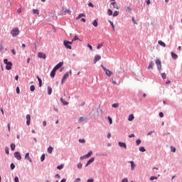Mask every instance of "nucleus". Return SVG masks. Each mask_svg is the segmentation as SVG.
Returning <instances> with one entry per match:
<instances>
[{"label": "nucleus", "instance_id": "55", "mask_svg": "<svg viewBox=\"0 0 182 182\" xmlns=\"http://www.w3.org/2000/svg\"><path fill=\"white\" fill-rule=\"evenodd\" d=\"M159 117H164V113L161 112H159Z\"/></svg>", "mask_w": 182, "mask_h": 182}, {"label": "nucleus", "instance_id": "17", "mask_svg": "<svg viewBox=\"0 0 182 182\" xmlns=\"http://www.w3.org/2000/svg\"><path fill=\"white\" fill-rule=\"evenodd\" d=\"M50 77H52V79H53V77H55V76H56V71L52 70L50 73Z\"/></svg>", "mask_w": 182, "mask_h": 182}, {"label": "nucleus", "instance_id": "34", "mask_svg": "<svg viewBox=\"0 0 182 182\" xmlns=\"http://www.w3.org/2000/svg\"><path fill=\"white\" fill-rule=\"evenodd\" d=\"M112 107H114V109H117V107H119V103L112 104Z\"/></svg>", "mask_w": 182, "mask_h": 182}, {"label": "nucleus", "instance_id": "22", "mask_svg": "<svg viewBox=\"0 0 182 182\" xmlns=\"http://www.w3.org/2000/svg\"><path fill=\"white\" fill-rule=\"evenodd\" d=\"M158 43H159V45H160V46H162V48H166V43H164L161 41H159Z\"/></svg>", "mask_w": 182, "mask_h": 182}, {"label": "nucleus", "instance_id": "49", "mask_svg": "<svg viewBox=\"0 0 182 182\" xmlns=\"http://www.w3.org/2000/svg\"><path fill=\"white\" fill-rule=\"evenodd\" d=\"M16 92L17 95H19V93H21V90H19V87H16Z\"/></svg>", "mask_w": 182, "mask_h": 182}, {"label": "nucleus", "instance_id": "58", "mask_svg": "<svg viewBox=\"0 0 182 182\" xmlns=\"http://www.w3.org/2000/svg\"><path fill=\"white\" fill-rule=\"evenodd\" d=\"M79 122H85V117H80V119H79Z\"/></svg>", "mask_w": 182, "mask_h": 182}, {"label": "nucleus", "instance_id": "51", "mask_svg": "<svg viewBox=\"0 0 182 182\" xmlns=\"http://www.w3.org/2000/svg\"><path fill=\"white\" fill-rule=\"evenodd\" d=\"M78 141L79 143H86V140H85L84 139H80Z\"/></svg>", "mask_w": 182, "mask_h": 182}, {"label": "nucleus", "instance_id": "9", "mask_svg": "<svg viewBox=\"0 0 182 182\" xmlns=\"http://www.w3.org/2000/svg\"><path fill=\"white\" fill-rule=\"evenodd\" d=\"M25 160H28L29 161V163H32V159H31V157L29 156V153L27 152L25 154V157H24Z\"/></svg>", "mask_w": 182, "mask_h": 182}, {"label": "nucleus", "instance_id": "59", "mask_svg": "<svg viewBox=\"0 0 182 182\" xmlns=\"http://www.w3.org/2000/svg\"><path fill=\"white\" fill-rule=\"evenodd\" d=\"M128 137H129V139H132L133 137H136V135H134V134H131L130 135L128 136Z\"/></svg>", "mask_w": 182, "mask_h": 182}, {"label": "nucleus", "instance_id": "39", "mask_svg": "<svg viewBox=\"0 0 182 182\" xmlns=\"http://www.w3.org/2000/svg\"><path fill=\"white\" fill-rule=\"evenodd\" d=\"M10 168H11V170H15V164L11 163L10 164Z\"/></svg>", "mask_w": 182, "mask_h": 182}, {"label": "nucleus", "instance_id": "43", "mask_svg": "<svg viewBox=\"0 0 182 182\" xmlns=\"http://www.w3.org/2000/svg\"><path fill=\"white\" fill-rule=\"evenodd\" d=\"M161 77H162V79H166L167 78V75H166V73H161Z\"/></svg>", "mask_w": 182, "mask_h": 182}, {"label": "nucleus", "instance_id": "31", "mask_svg": "<svg viewBox=\"0 0 182 182\" xmlns=\"http://www.w3.org/2000/svg\"><path fill=\"white\" fill-rule=\"evenodd\" d=\"M85 16H86V14H80L78 15V16L77 17L76 19H80V18H83V17H85Z\"/></svg>", "mask_w": 182, "mask_h": 182}, {"label": "nucleus", "instance_id": "60", "mask_svg": "<svg viewBox=\"0 0 182 182\" xmlns=\"http://www.w3.org/2000/svg\"><path fill=\"white\" fill-rule=\"evenodd\" d=\"M64 12L65 13L68 12V14H72V11H70V9H65V10H64Z\"/></svg>", "mask_w": 182, "mask_h": 182}, {"label": "nucleus", "instance_id": "53", "mask_svg": "<svg viewBox=\"0 0 182 182\" xmlns=\"http://www.w3.org/2000/svg\"><path fill=\"white\" fill-rule=\"evenodd\" d=\"M102 46H103V43L98 44L97 46V49H100V48H102Z\"/></svg>", "mask_w": 182, "mask_h": 182}, {"label": "nucleus", "instance_id": "42", "mask_svg": "<svg viewBox=\"0 0 182 182\" xmlns=\"http://www.w3.org/2000/svg\"><path fill=\"white\" fill-rule=\"evenodd\" d=\"M157 178H159V177H157V176H151L150 181H153L154 180H157Z\"/></svg>", "mask_w": 182, "mask_h": 182}, {"label": "nucleus", "instance_id": "19", "mask_svg": "<svg viewBox=\"0 0 182 182\" xmlns=\"http://www.w3.org/2000/svg\"><path fill=\"white\" fill-rule=\"evenodd\" d=\"M153 66H154V62L150 61L147 69H153Z\"/></svg>", "mask_w": 182, "mask_h": 182}, {"label": "nucleus", "instance_id": "64", "mask_svg": "<svg viewBox=\"0 0 182 182\" xmlns=\"http://www.w3.org/2000/svg\"><path fill=\"white\" fill-rule=\"evenodd\" d=\"M58 69H59L56 65L53 68V70H54V72H56V70H58Z\"/></svg>", "mask_w": 182, "mask_h": 182}, {"label": "nucleus", "instance_id": "20", "mask_svg": "<svg viewBox=\"0 0 182 182\" xmlns=\"http://www.w3.org/2000/svg\"><path fill=\"white\" fill-rule=\"evenodd\" d=\"M68 77H69V72H66L63 76V80H66L68 79Z\"/></svg>", "mask_w": 182, "mask_h": 182}, {"label": "nucleus", "instance_id": "44", "mask_svg": "<svg viewBox=\"0 0 182 182\" xmlns=\"http://www.w3.org/2000/svg\"><path fill=\"white\" fill-rule=\"evenodd\" d=\"M41 161H45V154H43L41 156Z\"/></svg>", "mask_w": 182, "mask_h": 182}, {"label": "nucleus", "instance_id": "33", "mask_svg": "<svg viewBox=\"0 0 182 182\" xmlns=\"http://www.w3.org/2000/svg\"><path fill=\"white\" fill-rule=\"evenodd\" d=\"M109 124H113V119L110 117V116L107 117Z\"/></svg>", "mask_w": 182, "mask_h": 182}, {"label": "nucleus", "instance_id": "26", "mask_svg": "<svg viewBox=\"0 0 182 182\" xmlns=\"http://www.w3.org/2000/svg\"><path fill=\"white\" fill-rule=\"evenodd\" d=\"M92 154H93V151H90L87 154H85V157L87 158V159H89V157H90V156H92Z\"/></svg>", "mask_w": 182, "mask_h": 182}, {"label": "nucleus", "instance_id": "47", "mask_svg": "<svg viewBox=\"0 0 182 182\" xmlns=\"http://www.w3.org/2000/svg\"><path fill=\"white\" fill-rule=\"evenodd\" d=\"M58 170H62L63 168V164L58 165L57 166Z\"/></svg>", "mask_w": 182, "mask_h": 182}, {"label": "nucleus", "instance_id": "28", "mask_svg": "<svg viewBox=\"0 0 182 182\" xmlns=\"http://www.w3.org/2000/svg\"><path fill=\"white\" fill-rule=\"evenodd\" d=\"M107 15H108L109 16H112V15H113V11H112V9H109L107 10Z\"/></svg>", "mask_w": 182, "mask_h": 182}, {"label": "nucleus", "instance_id": "30", "mask_svg": "<svg viewBox=\"0 0 182 182\" xmlns=\"http://www.w3.org/2000/svg\"><path fill=\"white\" fill-rule=\"evenodd\" d=\"M56 66H57V68H58V69H60V68H61L62 66H63V62H60V63H58L56 65Z\"/></svg>", "mask_w": 182, "mask_h": 182}, {"label": "nucleus", "instance_id": "61", "mask_svg": "<svg viewBox=\"0 0 182 182\" xmlns=\"http://www.w3.org/2000/svg\"><path fill=\"white\" fill-rule=\"evenodd\" d=\"M86 159H87V158L85 155L80 157V160H85Z\"/></svg>", "mask_w": 182, "mask_h": 182}, {"label": "nucleus", "instance_id": "50", "mask_svg": "<svg viewBox=\"0 0 182 182\" xmlns=\"http://www.w3.org/2000/svg\"><path fill=\"white\" fill-rule=\"evenodd\" d=\"M126 11H127V12L130 13V12H132V9L130 7L127 6V7H126Z\"/></svg>", "mask_w": 182, "mask_h": 182}, {"label": "nucleus", "instance_id": "25", "mask_svg": "<svg viewBox=\"0 0 182 182\" xmlns=\"http://www.w3.org/2000/svg\"><path fill=\"white\" fill-rule=\"evenodd\" d=\"M10 147H11V151H14L15 150V148L16 147V145H15V144L14 143H11L10 145Z\"/></svg>", "mask_w": 182, "mask_h": 182}, {"label": "nucleus", "instance_id": "6", "mask_svg": "<svg viewBox=\"0 0 182 182\" xmlns=\"http://www.w3.org/2000/svg\"><path fill=\"white\" fill-rule=\"evenodd\" d=\"M102 59V56L100 55H95L93 60V63H97L98 60H100Z\"/></svg>", "mask_w": 182, "mask_h": 182}, {"label": "nucleus", "instance_id": "56", "mask_svg": "<svg viewBox=\"0 0 182 182\" xmlns=\"http://www.w3.org/2000/svg\"><path fill=\"white\" fill-rule=\"evenodd\" d=\"M101 68L103 69V70L105 71V72H106L108 69L107 68H106V67H105V65H101Z\"/></svg>", "mask_w": 182, "mask_h": 182}, {"label": "nucleus", "instance_id": "7", "mask_svg": "<svg viewBox=\"0 0 182 182\" xmlns=\"http://www.w3.org/2000/svg\"><path fill=\"white\" fill-rule=\"evenodd\" d=\"M118 146L119 147H121L122 149H127V145L126 144V142H122V141H119L118 142Z\"/></svg>", "mask_w": 182, "mask_h": 182}, {"label": "nucleus", "instance_id": "4", "mask_svg": "<svg viewBox=\"0 0 182 182\" xmlns=\"http://www.w3.org/2000/svg\"><path fill=\"white\" fill-rule=\"evenodd\" d=\"M63 45H64V46H65V49H72V46H70V44H69V41H68V40H64L63 41Z\"/></svg>", "mask_w": 182, "mask_h": 182}, {"label": "nucleus", "instance_id": "23", "mask_svg": "<svg viewBox=\"0 0 182 182\" xmlns=\"http://www.w3.org/2000/svg\"><path fill=\"white\" fill-rule=\"evenodd\" d=\"M47 151L48 154H52V152L53 151V147L49 146L47 149Z\"/></svg>", "mask_w": 182, "mask_h": 182}, {"label": "nucleus", "instance_id": "11", "mask_svg": "<svg viewBox=\"0 0 182 182\" xmlns=\"http://www.w3.org/2000/svg\"><path fill=\"white\" fill-rule=\"evenodd\" d=\"M129 164H131V170H132V171H134V168H136V165L134 164V161H130Z\"/></svg>", "mask_w": 182, "mask_h": 182}, {"label": "nucleus", "instance_id": "21", "mask_svg": "<svg viewBox=\"0 0 182 182\" xmlns=\"http://www.w3.org/2000/svg\"><path fill=\"white\" fill-rule=\"evenodd\" d=\"M47 89H48V95L50 96V95H52V87L48 86Z\"/></svg>", "mask_w": 182, "mask_h": 182}, {"label": "nucleus", "instance_id": "1", "mask_svg": "<svg viewBox=\"0 0 182 182\" xmlns=\"http://www.w3.org/2000/svg\"><path fill=\"white\" fill-rule=\"evenodd\" d=\"M4 63L6 65V70H11L12 69V62L8 61L7 58L4 60Z\"/></svg>", "mask_w": 182, "mask_h": 182}, {"label": "nucleus", "instance_id": "37", "mask_svg": "<svg viewBox=\"0 0 182 182\" xmlns=\"http://www.w3.org/2000/svg\"><path fill=\"white\" fill-rule=\"evenodd\" d=\"M118 15H119V11H114V13H112V16L114 17L118 16Z\"/></svg>", "mask_w": 182, "mask_h": 182}, {"label": "nucleus", "instance_id": "5", "mask_svg": "<svg viewBox=\"0 0 182 182\" xmlns=\"http://www.w3.org/2000/svg\"><path fill=\"white\" fill-rule=\"evenodd\" d=\"M14 157L16 160H21L22 156H21V153L19 151L14 152Z\"/></svg>", "mask_w": 182, "mask_h": 182}, {"label": "nucleus", "instance_id": "46", "mask_svg": "<svg viewBox=\"0 0 182 182\" xmlns=\"http://www.w3.org/2000/svg\"><path fill=\"white\" fill-rule=\"evenodd\" d=\"M87 47L89 48V49L90 50H93V47L92 46V45H90V43L87 44Z\"/></svg>", "mask_w": 182, "mask_h": 182}, {"label": "nucleus", "instance_id": "45", "mask_svg": "<svg viewBox=\"0 0 182 182\" xmlns=\"http://www.w3.org/2000/svg\"><path fill=\"white\" fill-rule=\"evenodd\" d=\"M5 152L6 154H9V148L8 146L5 147Z\"/></svg>", "mask_w": 182, "mask_h": 182}, {"label": "nucleus", "instance_id": "62", "mask_svg": "<svg viewBox=\"0 0 182 182\" xmlns=\"http://www.w3.org/2000/svg\"><path fill=\"white\" fill-rule=\"evenodd\" d=\"M54 177H55V178H60V175L57 173V174L55 175Z\"/></svg>", "mask_w": 182, "mask_h": 182}, {"label": "nucleus", "instance_id": "24", "mask_svg": "<svg viewBox=\"0 0 182 182\" xmlns=\"http://www.w3.org/2000/svg\"><path fill=\"white\" fill-rule=\"evenodd\" d=\"M93 161H95V157H92L91 159H90L87 163V164L90 165L92 164V163H93Z\"/></svg>", "mask_w": 182, "mask_h": 182}, {"label": "nucleus", "instance_id": "48", "mask_svg": "<svg viewBox=\"0 0 182 182\" xmlns=\"http://www.w3.org/2000/svg\"><path fill=\"white\" fill-rule=\"evenodd\" d=\"M171 151H172V153H176V147L171 146Z\"/></svg>", "mask_w": 182, "mask_h": 182}, {"label": "nucleus", "instance_id": "52", "mask_svg": "<svg viewBox=\"0 0 182 182\" xmlns=\"http://www.w3.org/2000/svg\"><path fill=\"white\" fill-rule=\"evenodd\" d=\"M88 6H90V8H94L95 5H93V3L90 2L88 3Z\"/></svg>", "mask_w": 182, "mask_h": 182}, {"label": "nucleus", "instance_id": "3", "mask_svg": "<svg viewBox=\"0 0 182 182\" xmlns=\"http://www.w3.org/2000/svg\"><path fill=\"white\" fill-rule=\"evenodd\" d=\"M155 63L157 66V69L158 70H161V60L157 58L156 60H155Z\"/></svg>", "mask_w": 182, "mask_h": 182}, {"label": "nucleus", "instance_id": "8", "mask_svg": "<svg viewBox=\"0 0 182 182\" xmlns=\"http://www.w3.org/2000/svg\"><path fill=\"white\" fill-rule=\"evenodd\" d=\"M38 58L40 59H46V54L45 53L39 52L38 53Z\"/></svg>", "mask_w": 182, "mask_h": 182}, {"label": "nucleus", "instance_id": "12", "mask_svg": "<svg viewBox=\"0 0 182 182\" xmlns=\"http://www.w3.org/2000/svg\"><path fill=\"white\" fill-rule=\"evenodd\" d=\"M26 124L29 126L31 124V114L26 115Z\"/></svg>", "mask_w": 182, "mask_h": 182}, {"label": "nucleus", "instance_id": "40", "mask_svg": "<svg viewBox=\"0 0 182 182\" xmlns=\"http://www.w3.org/2000/svg\"><path fill=\"white\" fill-rule=\"evenodd\" d=\"M110 5H112L113 8H116V9H119V7H116V1H112Z\"/></svg>", "mask_w": 182, "mask_h": 182}, {"label": "nucleus", "instance_id": "10", "mask_svg": "<svg viewBox=\"0 0 182 182\" xmlns=\"http://www.w3.org/2000/svg\"><path fill=\"white\" fill-rule=\"evenodd\" d=\"M171 55L172 59H173L174 60H176V59L178 58V55L177 54H176V53L174 52H171Z\"/></svg>", "mask_w": 182, "mask_h": 182}, {"label": "nucleus", "instance_id": "2", "mask_svg": "<svg viewBox=\"0 0 182 182\" xmlns=\"http://www.w3.org/2000/svg\"><path fill=\"white\" fill-rule=\"evenodd\" d=\"M10 33L13 36V38H16V36H18V35H19V28H13L11 31Z\"/></svg>", "mask_w": 182, "mask_h": 182}, {"label": "nucleus", "instance_id": "13", "mask_svg": "<svg viewBox=\"0 0 182 182\" xmlns=\"http://www.w3.org/2000/svg\"><path fill=\"white\" fill-rule=\"evenodd\" d=\"M60 101L61 102V103L63 105V106H68V105H69V102H68L66 100H65L63 98H60Z\"/></svg>", "mask_w": 182, "mask_h": 182}, {"label": "nucleus", "instance_id": "63", "mask_svg": "<svg viewBox=\"0 0 182 182\" xmlns=\"http://www.w3.org/2000/svg\"><path fill=\"white\" fill-rule=\"evenodd\" d=\"M94 181H95V179H93V178H89L87 181V182H94Z\"/></svg>", "mask_w": 182, "mask_h": 182}, {"label": "nucleus", "instance_id": "54", "mask_svg": "<svg viewBox=\"0 0 182 182\" xmlns=\"http://www.w3.org/2000/svg\"><path fill=\"white\" fill-rule=\"evenodd\" d=\"M14 182H19V178L18 176L14 177Z\"/></svg>", "mask_w": 182, "mask_h": 182}, {"label": "nucleus", "instance_id": "16", "mask_svg": "<svg viewBox=\"0 0 182 182\" xmlns=\"http://www.w3.org/2000/svg\"><path fill=\"white\" fill-rule=\"evenodd\" d=\"M36 78L38 80V86H39V87H42V78L39 77L38 75L36 76Z\"/></svg>", "mask_w": 182, "mask_h": 182}, {"label": "nucleus", "instance_id": "41", "mask_svg": "<svg viewBox=\"0 0 182 182\" xmlns=\"http://www.w3.org/2000/svg\"><path fill=\"white\" fill-rule=\"evenodd\" d=\"M30 90L31 92H35V86L33 85L30 86Z\"/></svg>", "mask_w": 182, "mask_h": 182}, {"label": "nucleus", "instance_id": "35", "mask_svg": "<svg viewBox=\"0 0 182 182\" xmlns=\"http://www.w3.org/2000/svg\"><path fill=\"white\" fill-rule=\"evenodd\" d=\"M136 146H139V144H141V139H136Z\"/></svg>", "mask_w": 182, "mask_h": 182}, {"label": "nucleus", "instance_id": "15", "mask_svg": "<svg viewBox=\"0 0 182 182\" xmlns=\"http://www.w3.org/2000/svg\"><path fill=\"white\" fill-rule=\"evenodd\" d=\"M97 21H99V19L96 18L92 22V25H93V26H95V28H97V26L99 25V23L97 22Z\"/></svg>", "mask_w": 182, "mask_h": 182}, {"label": "nucleus", "instance_id": "36", "mask_svg": "<svg viewBox=\"0 0 182 182\" xmlns=\"http://www.w3.org/2000/svg\"><path fill=\"white\" fill-rule=\"evenodd\" d=\"M77 168H79V169L82 168V167H83V164H82L81 162L78 163V164H77Z\"/></svg>", "mask_w": 182, "mask_h": 182}, {"label": "nucleus", "instance_id": "38", "mask_svg": "<svg viewBox=\"0 0 182 182\" xmlns=\"http://www.w3.org/2000/svg\"><path fill=\"white\" fill-rule=\"evenodd\" d=\"M33 14L39 15V10L38 9H33Z\"/></svg>", "mask_w": 182, "mask_h": 182}, {"label": "nucleus", "instance_id": "32", "mask_svg": "<svg viewBox=\"0 0 182 182\" xmlns=\"http://www.w3.org/2000/svg\"><path fill=\"white\" fill-rule=\"evenodd\" d=\"M72 40H73V42H75V41H80V42H82V40H80L77 36H75V37Z\"/></svg>", "mask_w": 182, "mask_h": 182}, {"label": "nucleus", "instance_id": "57", "mask_svg": "<svg viewBox=\"0 0 182 182\" xmlns=\"http://www.w3.org/2000/svg\"><path fill=\"white\" fill-rule=\"evenodd\" d=\"M121 182H129V179L127 178H124L122 180Z\"/></svg>", "mask_w": 182, "mask_h": 182}, {"label": "nucleus", "instance_id": "29", "mask_svg": "<svg viewBox=\"0 0 182 182\" xmlns=\"http://www.w3.org/2000/svg\"><path fill=\"white\" fill-rule=\"evenodd\" d=\"M108 22H109L112 28V31L114 32V23H113V21L109 20Z\"/></svg>", "mask_w": 182, "mask_h": 182}, {"label": "nucleus", "instance_id": "27", "mask_svg": "<svg viewBox=\"0 0 182 182\" xmlns=\"http://www.w3.org/2000/svg\"><path fill=\"white\" fill-rule=\"evenodd\" d=\"M139 150L141 151V153H144V151H146V148H144V146H140Z\"/></svg>", "mask_w": 182, "mask_h": 182}, {"label": "nucleus", "instance_id": "18", "mask_svg": "<svg viewBox=\"0 0 182 182\" xmlns=\"http://www.w3.org/2000/svg\"><path fill=\"white\" fill-rule=\"evenodd\" d=\"M133 120H134V114H131L128 117V121L133 122Z\"/></svg>", "mask_w": 182, "mask_h": 182}, {"label": "nucleus", "instance_id": "14", "mask_svg": "<svg viewBox=\"0 0 182 182\" xmlns=\"http://www.w3.org/2000/svg\"><path fill=\"white\" fill-rule=\"evenodd\" d=\"M105 75L108 76V77H110L112 75H113V72L110 71V70H107L105 71Z\"/></svg>", "mask_w": 182, "mask_h": 182}]
</instances>
